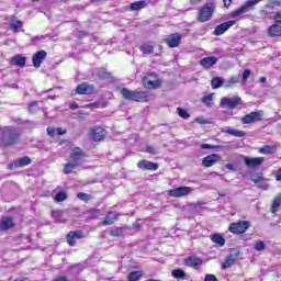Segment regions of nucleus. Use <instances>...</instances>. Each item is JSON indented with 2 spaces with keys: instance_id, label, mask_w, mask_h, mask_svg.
<instances>
[{
  "instance_id": "obj_35",
  "label": "nucleus",
  "mask_w": 281,
  "mask_h": 281,
  "mask_svg": "<svg viewBox=\"0 0 281 281\" xmlns=\"http://www.w3.org/2000/svg\"><path fill=\"white\" fill-rule=\"evenodd\" d=\"M280 205H281V193L272 202V206H271L272 214H276V212L280 210Z\"/></svg>"
},
{
  "instance_id": "obj_26",
  "label": "nucleus",
  "mask_w": 281,
  "mask_h": 281,
  "mask_svg": "<svg viewBox=\"0 0 281 281\" xmlns=\"http://www.w3.org/2000/svg\"><path fill=\"white\" fill-rule=\"evenodd\" d=\"M143 86L145 89H159L161 87V80H149L148 78L143 79Z\"/></svg>"
},
{
  "instance_id": "obj_17",
  "label": "nucleus",
  "mask_w": 281,
  "mask_h": 281,
  "mask_svg": "<svg viewBox=\"0 0 281 281\" xmlns=\"http://www.w3.org/2000/svg\"><path fill=\"white\" fill-rule=\"evenodd\" d=\"M233 25H236V21L231 20L228 22H224L220 25H217L214 30V35L215 36H223L224 32H227V30H229V27H232Z\"/></svg>"
},
{
  "instance_id": "obj_64",
  "label": "nucleus",
  "mask_w": 281,
  "mask_h": 281,
  "mask_svg": "<svg viewBox=\"0 0 281 281\" xmlns=\"http://www.w3.org/2000/svg\"><path fill=\"white\" fill-rule=\"evenodd\" d=\"M218 196H227V193H225V192H218Z\"/></svg>"
},
{
  "instance_id": "obj_36",
  "label": "nucleus",
  "mask_w": 281,
  "mask_h": 281,
  "mask_svg": "<svg viewBox=\"0 0 281 281\" xmlns=\"http://www.w3.org/2000/svg\"><path fill=\"white\" fill-rule=\"evenodd\" d=\"M52 216L56 221V223H67L66 220H63V211L61 210L53 211Z\"/></svg>"
},
{
  "instance_id": "obj_60",
  "label": "nucleus",
  "mask_w": 281,
  "mask_h": 281,
  "mask_svg": "<svg viewBox=\"0 0 281 281\" xmlns=\"http://www.w3.org/2000/svg\"><path fill=\"white\" fill-rule=\"evenodd\" d=\"M223 2L225 8H229V5H232V0H223Z\"/></svg>"
},
{
  "instance_id": "obj_38",
  "label": "nucleus",
  "mask_w": 281,
  "mask_h": 281,
  "mask_svg": "<svg viewBox=\"0 0 281 281\" xmlns=\"http://www.w3.org/2000/svg\"><path fill=\"white\" fill-rule=\"evenodd\" d=\"M171 276L176 278V280H186V271L182 269L172 270Z\"/></svg>"
},
{
  "instance_id": "obj_54",
  "label": "nucleus",
  "mask_w": 281,
  "mask_h": 281,
  "mask_svg": "<svg viewBox=\"0 0 281 281\" xmlns=\"http://www.w3.org/2000/svg\"><path fill=\"white\" fill-rule=\"evenodd\" d=\"M258 188H261L262 190H268L269 189V184H267V182H265V181H260L259 183H258Z\"/></svg>"
},
{
  "instance_id": "obj_40",
  "label": "nucleus",
  "mask_w": 281,
  "mask_h": 281,
  "mask_svg": "<svg viewBox=\"0 0 281 281\" xmlns=\"http://www.w3.org/2000/svg\"><path fill=\"white\" fill-rule=\"evenodd\" d=\"M239 80H240V76L229 77L228 80L225 83V87L226 88L234 87V85H238Z\"/></svg>"
},
{
  "instance_id": "obj_63",
  "label": "nucleus",
  "mask_w": 281,
  "mask_h": 281,
  "mask_svg": "<svg viewBox=\"0 0 281 281\" xmlns=\"http://www.w3.org/2000/svg\"><path fill=\"white\" fill-rule=\"evenodd\" d=\"M259 82H267V77H260Z\"/></svg>"
},
{
  "instance_id": "obj_34",
  "label": "nucleus",
  "mask_w": 281,
  "mask_h": 281,
  "mask_svg": "<svg viewBox=\"0 0 281 281\" xmlns=\"http://www.w3.org/2000/svg\"><path fill=\"white\" fill-rule=\"evenodd\" d=\"M211 240L215 243V245H220V247H223V245H225V237H223V235L221 234L212 235Z\"/></svg>"
},
{
  "instance_id": "obj_30",
  "label": "nucleus",
  "mask_w": 281,
  "mask_h": 281,
  "mask_svg": "<svg viewBox=\"0 0 281 281\" xmlns=\"http://www.w3.org/2000/svg\"><path fill=\"white\" fill-rule=\"evenodd\" d=\"M117 221V215H115L113 212H109L105 215V220L102 222V225H113Z\"/></svg>"
},
{
  "instance_id": "obj_23",
  "label": "nucleus",
  "mask_w": 281,
  "mask_h": 281,
  "mask_svg": "<svg viewBox=\"0 0 281 281\" xmlns=\"http://www.w3.org/2000/svg\"><path fill=\"white\" fill-rule=\"evenodd\" d=\"M238 256H240V251L231 252L222 265V269H229V267L236 262V258H238Z\"/></svg>"
},
{
  "instance_id": "obj_10",
  "label": "nucleus",
  "mask_w": 281,
  "mask_h": 281,
  "mask_svg": "<svg viewBox=\"0 0 281 281\" xmlns=\"http://www.w3.org/2000/svg\"><path fill=\"white\" fill-rule=\"evenodd\" d=\"M104 137H106V130H104L103 127L93 126L90 130V139H92V142H102Z\"/></svg>"
},
{
  "instance_id": "obj_15",
  "label": "nucleus",
  "mask_w": 281,
  "mask_h": 281,
  "mask_svg": "<svg viewBox=\"0 0 281 281\" xmlns=\"http://www.w3.org/2000/svg\"><path fill=\"white\" fill-rule=\"evenodd\" d=\"M85 237V233L82 231H71L67 234L66 240L70 247H75L76 240H80Z\"/></svg>"
},
{
  "instance_id": "obj_19",
  "label": "nucleus",
  "mask_w": 281,
  "mask_h": 281,
  "mask_svg": "<svg viewBox=\"0 0 281 281\" xmlns=\"http://www.w3.org/2000/svg\"><path fill=\"white\" fill-rule=\"evenodd\" d=\"M220 159H221V155L211 154V155L203 158L202 165L204 166V168H212V166H214V164L220 161Z\"/></svg>"
},
{
  "instance_id": "obj_11",
  "label": "nucleus",
  "mask_w": 281,
  "mask_h": 281,
  "mask_svg": "<svg viewBox=\"0 0 281 281\" xmlns=\"http://www.w3.org/2000/svg\"><path fill=\"white\" fill-rule=\"evenodd\" d=\"M76 93L79 95H91L95 93V87H93L91 83L82 82L77 86Z\"/></svg>"
},
{
  "instance_id": "obj_44",
  "label": "nucleus",
  "mask_w": 281,
  "mask_h": 281,
  "mask_svg": "<svg viewBox=\"0 0 281 281\" xmlns=\"http://www.w3.org/2000/svg\"><path fill=\"white\" fill-rule=\"evenodd\" d=\"M254 249H256V251H265V249H267V245H265V241L258 240V241L255 244Z\"/></svg>"
},
{
  "instance_id": "obj_4",
  "label": "nucleus",
  "mask_w": 281,
  "mask_h": 281,
  "mask_svg": "<svg viewBox=\"0 0 281 281\" xmlns=\"http://www.w3.org/2000/svg\"><path fill=\"white\" fill-rule=\"evenodd\" d=\"M214 10H216V4L214 2L205 3L202 9L199 11L198 21L200 23H205L212 19V15L214 14Z\"/></svg>"
},
{
  "instance_id": "obj_25",
  "label": "nucleus",
  "mask_w": 281,
  "mask_h": 281,
  "mask_svg": "<svg viewBox=\"0 0 281 281\" xmlns=\"http://www.w3.org/2000/svg\"><path fill=\"white\" fill-rule=\"evenodd\" d=\"M186 267H201L203 265V260L199 257H188L184 259Z\"/></svg>"
},
{
  "instance_id": "obj_42",
  "label": "nucleus",
  "mask_w": 281,
  "mask_h": 281,
  "mask_svg": "<svg viewBox=\"0 0 281 281\" xmlns=\"http://www.w3.org/2000/svg\"><path fill=\"white\" fill-rule=\"evenodd\" d=\"M177 113L180 117H182L183 120H188L190 117V113H188V110L183 109V108H178L177 109Z\"/></svg>"
},
{
  "instance_id": "obj_49",
  "label": "nucleus",
  "mask_w": 281,
  "mask_h": 281,
  "mask_svg": "<svg viewBox=\"0 0 281 281\" xmlns=\"http://www.w3.org/2000/svg\"><path fill=\"white\" fill-rule=\"evenodd\" d=\"M88 214H89L88 218H91V220L98 218V216H100V210H90L88 211Z\"/></svg>"
},
{
  "instance_id": "obj_5",
  "label": "nucleus",
  "mask_w": 281,
  "mask_h": 281,
  "mask_svg": "<svg viewBox=\"0 0 281 281\" xmlns=\"http://www.w3.org/2000/svg\"><path fill=\"white\" fill-rule=\"evenodd\" d=\"M274 24L268 27V36L276 38L281 36V11L273 15Z\"/></svg>"
},
{
  "instance_id": "obj_29",
  "label": "nucleus",
  "mask_w": 281,
  "mask_h": 281,
  "mask_svg": "<svg viewBox=\"0 0 281 281\" xmlns=\"http://www.w3.org/2000/svg\"><path fill=\"white\" fill-rule=\"evenodd\" d=\"M26 58L22 55H16L11 58V65H16L18 67H25Z\"/></svg>"
},
{
  "instance_id": "obj_61",
  "label": "nucleus",
  "mask_w": 281,
  "mask_h": 281,
  "mask_svg": "<svg viewBox=\"0 0 281 281\" xmlns=\"http://www.w3.org/2000/svg\"><path fill=\"white\" fill-rule=\"evenodd\" d=\"M202 0H190L191 5H196V3H201Z\"/></svg>"
},
{
  "instance_id": "obj_28",
  "label": "nucleus",
  "mask_w": 281,
  "mask_h": 281,
  "mask_svg": "<svg viewBox=\"0 0 281 281\" xmlns=\"http://www.w3.org/2000/svg\"><path fill=\"white\" fill-rule=\"evenodd\" d=\"M222 133H226L227 135H233V137H245V131H238L232 127L222 128Z\"/></svg>"
},
{
  "instance_id": "obj_14",
  "label": "nucleus",
  "mask_w": 281,
  "mask_h": 281,
  "mask_svg": "<svg viewBox=\"0 0 281 281\" xmlns=\"http://www.w3.org/2000/svg\"><path fill=\"white\" fill-rule=\"evenodd\" d=\"M222 106H227L228 109H236L239 104H243V99L240 97L237 98H227L224 97L221 99Z\"/></svg>"
},
{
  "instance_id": "obj_2",
  "label": "nucleus",
  "mask_w": 281,
  "mask_h": 281,
  "mask_svg": "<svg viewBox=\"0 0 281 281\" xmlns=\"http://www.w3.org/2000/svg\"><path fill=\"white\" fill-rule=\"evenodd\" d=\"M21 139V131L16 127L5 126L2 128L1 144L2 146H15Z\"/></svg>"
},
{
  "instance_id": "obj_12",
  "label": "nucleus",
  "mask_w": 281,
  "mask_h": 281,
  "mask_svg": "<svg viewBox=\"0 0 281 281\" xmlns=\"http://www.w3.org/2000/svg\"><path fill=\"white\" fill-rule=\"evenodd\" d=\"M182 38L183 35H181L180 33H172L167 36L165 43L168 45V47H179V45H181Z\"/></svg>"
},
{
  "instance_id": "obj_45",
  "label": "nucleus",
  "mask_w": 281,
  "mask_h": 281,
  "mask_svg": "<svg viewBox=\"0 0 281 281\" xmlns=\"http://www.w3.org/2000/svg\"><path fill=\"white\" fill-rule=\"evenodd\" d=\"M251 77V70L245 69L241 77V85H246L247 80Z\"/></svg>"
},
{
  "instance_id": "obj_55",
  "label": "nucleus",
  "mask_w": 281,
  "mask_h": 281,
  "mask_svg": "<svg viewBox=\"0 0 281 281\" xmlns=\"http://www.w3.org/2000/svg\"><path fill=\"white\" fill-rule=\"evenodd\" d=\"M56 133V130H54V127H47V134L50 136V137H54V134Z\"/></svg>"
},
{
  "instance_id": "obj_51",
  "label": "nucleus",
  "mask_w": 281,
  "mask_h": 281,
  "mask_svg": "<svg viewBox=\"0 0 281 281\" xmlns=\"http://www.w3.org/2000/svg\"><path fill=\"white\" fill-rule=\"evenodd\" d=\"M262 173H258L257 176H255V177H251L250 178V181H252L254 183H257V184H259L260 183V181H262Z\"/></svg>"
},
{
  "instance_id": "obj_43",
  "label": "nucleus",
  "mask_w": 281,
  "mask_h": 281,
  "mask_svg": "<svg viewBox=\"0 0 281 281\" xmlns=\"http://www.w3.org/2000/svg\"><path fill=\"white\" fill-rule=\"evenodd\" d=\"M97 76H98V78H102V79L111 78L110 72H106V70H104L102 68H99L97 70Z\"/></svg>"
},
{
  "instance_id": "obj_1",
  "label": "nucleus",
  "mask_w": 281,
  "mask_h": 281,
  "mask_svg": "<svg viewBox=\"0 0 281 281\" xmlns=\"http://www.w3.org/2000/svg\"><path fill=\"white\" fill-rule=\"evenodd\" d=\"M85 157V151L80 147H75L70 151V160L64 166V175H71L74 170L80 168Z\"/></svg>"
},
{
  "instance_id": "obj_46",
  "label": "nucleus",
  "mask_w": 281,
  "mask_h": 281,
  "mask_svg": "<svg viewBox=\"0 0 281 281\" xmlns=\"http://www.w3.org/2000/svg\"><path fill=\"white\" fill-rule=\"evenodd\" d=\"M214 100V97L212 94H207L205 97L202 98V102L203 104H205L206 106H212V101Z\"/></svg>"
},
{
  "instance_id": "obj_27",
  "label": "nucleus",
  "mask_w": 281,
  "mask_h": 281,
  "mask_svg": "<svg viewBox=\"0 0 281 281\" xmlns=\"http://www.w3.org/2000/svg\"><path fill=\"white\" fill-rule=\"evenodd\" d=\"M148 5V1L146 0H140L136 1L130 4V10L132 12H139V10H144Z\"/></svg>"
},
{
  "instance_id": "obj_13",
  "label": "nucleus",
  "mask_w": 281,
  "mask_h": 281,
  "mask_svg": "<svg viewBox=\"0 0 281 281\" xmlns=\"http://www.w3.org/2000/svg\"><path fill=\"white\" fill-rule=\"evenodd\" d=\"M244 164L247 168H260L262 164H265V158L263 157H244Z\"/></svg>"
},
{
  "instance_id": "obj_7",
  "label": "nucleus",
  "mask_w": 281,
  "mask_h": 281,
  "mask_svg": "<svg viewBox=\"0 0 281 281\" xmlns=\"http://www.w3.org/2000/svg\"><path fill=\"white\" fill-rule=\"evenodd\" d=\"M194 189L190 187H178L168 191L169 196H173L175 199H181V196H188V194H192Z\"/></svg>"
},
{
  "instance_id": "obj_50",
  "label": "nucleus",
  "mask_w": 281,
  "mask_h": 281,
  "mask_svg": "<svg viewBox=\"0 0 281 281\" xmlns=\"http://www.w3.org/2000/svg\"><path fill=\"white\" fill-rule=\"evenodd\" d=\"M202 150H214V148H221L218 145L202 144Z\"/></svg>"
},
{
  "instance_id": "obj_18",
  "label": "nucleus",
  "mask_w": 281,
  "mask_h": 281,
  "mask_svg": "<svg viewBox=\"0 0 281 281\" xmlns=\"http://www.w3.org/2000/svg\"><path fill=\"white\" fill-rule=\"evenodd\" d=\"M46 58H47V52H45V50L36 52L32 58L33 66L36 69H38V67H41V64L43 63V60H45Z\"/></svg>"
},
{
  "instance_id": "obj_41",
  "label": "nucleus",
  "mask_w": 281,
  "mask_h": 281,
  "mask_svg": "<svg viewBox=\"0 0 281 281\" xmlns=\"http://www.w3.org/2000/svg\"><path fill=\"white\" fill-rule=\"evenodd\" d=\"M55 201L57 203H63V201H67V193L65 191L58 192L55 196Z\"/></svg>"
},
{
  "instance_id": "obj_57",
  "label": "nucleus",
  "mask_w": 281,
  "mask_h": 281,
  "mask_svg": "<svg viewBox=\"0 0 281 281\" xmlns=\"http://www.w3.org/2000/svg\"><path fill=\"white\" fill-rule=\"evenodd\" d=\"M69 109H71V111H76V109H78V103H70Z\"/></svg>"
},
{
  "instance_id": "obj_33",
  "label": "nucleus",
  "mask_w": 281,
  "mask_h": 281,
  "mask_svg": "<svg viewBox=\"0 0 281 281\" xmlns=\"http://www.w3.org/2000/svg\"><path fill=\"white\" fill-rule=\"evenodd\" d=\"M139 49L145 55H149V54H154L155 53V46H153L150 44H142L139 46Z\"/></svg>"
},
{
  "instance_id": "obj_16",
  "label": "nucleus",
  "mask_w": 281,
  "mask_h": 281,
  "mask_svg": "<svg viewBox=\"0 0 281 281\" xmlns=\"http://www.w3.org/2000/svg\"><path fill=\"white\" fill-rule=\"evenodd\" d=\"M32 164V158L24 156L20 159L14 160L11 162L8 168L9 170H14V168H23L24 166H30Z\"/></svg>"
},
{
  "instance_id": "obj_39",
  "label": "nucleus",
  "mask_w": 281,
  "mask_h": 281,
  "mask_svg": "<svg viewBox=\"0 0 281 281\" xmlns=\"http://www.w3.org/2000/svg\"><path fill=\"white\" fill-rule=\"evenodd\" d=\"M144 276V273L142 271H132L128 274V280L130 281H139L142 280V277Z\"/></svg>"
},
{
  "instance_id": "obj_37",
  "label": "nucleus",
  "mask_w": 281,
  "mask_h": 281,
  "mask_svg": "<svg viewBox=\"0 0 281 281\" xmlns=\"http://www.w3.org/2000/svg\"><path fill=\"white\" fill-rule=\"evenodd\" d=\"M21 27H23V22L15 20V19L11 20L10 30H12L13 32H19V30H21Z\"/></svg>"
},
{
  "instance_id": "obj_24",
  "label": "nucleus",
  "mask_w": 281,
  "mask_h": 281,
  "mask_svg": "<svg viewBox=\"0 0 281 281\" xmlns=\"http://www.w3.org/2000/svg\"><path fill=\"white\" fill-rule=\"evenodd\" d=\"M128 229H131L128 226L114 227L109 229V234L113 238H120V236H124V232Z\"/></svg>"
},
{
  "instance_id": "obj_20",
  "label": "nucleus",
  "mask_w": 281,
  "mask_h": 281,
  "mask_svg": "<svg viewBox=\"0 0 281 281\" xmlns=\"http://www.w3.org/2000/svg\"><path fill=\"white\" fill-rule=\"evenodd\" d=\"M137 168H139L140 170H158L159 169V165L157 162H150L148 160H140L137 162Z\"/></svg>"
},
{
  "instance_id": "obj_52",
  "label": "nucleus",
  "mask_w": 281,
  "mask_h": 281,
  "mask_svg": "<svg viewBox=\"0 0 281 281\" xmlns=\"http://www.w3.org/2000/svg\"><path fill=\"white\" fill-rule=\"evenodd\" d=\"M146 153H149V155H157V148L154 146H147Z\"/></svg>"
},
{
  "instance_id": "obj_56",
  "label": "nucleus",
  "mask_w": 281,
  "mask_h": 281,
  "mask_svg": "<svg viewBox=\"0 0 281 281\" xmlns=\"http://www.w3.org/2000/svg\"><path fill=\"white\" fill-rule=\"evenodd\" d=\"M195 122H199V124H207V121L201 117L195 119Z\"/></svg>"
},
{
  "instance_id": "obj_22",
  "label": "nucleus",
  "mask_w": 281,
  "mask_h": 281,
  "mask_svg": "<svg viewBox=\"0 0 281 281\" xmlns=\"http://www.w3.org/2000/svg\"><path fill=\"white\" fill-rule=\"evenodd\" d=\"M14 227V220L12 217H2L0 220V232H8Z\"/></svg>"
},
{
  "instance_id": "obj_31",
  "label": "nucleus",
  "mask_w": 281,
  "mask_h": 281,
  "mask_svg": "<svg viewBox=\"0 0 281 281\" xmlns=\"http://www.w3.org/2000/svg\"><path fill=\"white\" fill-rule=\"evenodd\" d=\"M258 153H260L261 155H273V153H276V146L266 145L263 147H260L258 149Z\"/></svg>"
},
{
  "instance_id": "obj_59",
  "label": "nucleus",
  "mask_w": 281,
  "mask_h": 281,
  "mask_svg": "<svg viewBox=\"0 0 281 281\" xmlns=\"http://www.w3.org/2000/svg\"><path fill=\"white\" fill-rule=\"evenodd\" d=\"M276 180L281 181V169H279L276 173Z\"/></svg>"
},
{
  "instance_id": "obj_53",
  "label": "nucleus",
  "mask_w": 281,
  "mask_h": 281,
  "mask_svg": "<svg viewBox=\"0 0 281 281\" xmlns=\"http://www.w3.org/2000/svg\"><path fill=\"white\" fill-rule=\"evenodd\" d=\"M204 281H218V279L214 274H206Z\"/></svg>"
},
{
  "instance_id": "obj_8",
  "label": "nucleus",
  "mask_w": 281,
  "mask_h": 281,
  "mask_svg": "<svg viewBox=\"0 0 281 281\" xmlns=\"http://www.w3.org/2000/svg\"><path fill=\"white\" fill-rule=\"evenodd\" d=\"M265 116L263 111L250 112L241 117V124H254L255 122H262Z\"/></svg>"
},
{
  "instance_id": "obj_3",
  "label": "nucleus",
  "mask_w": 281,
  "mask_h": 281,
  "mask_svg": "<svg viewBox=\"0 0 281 281\" xmlns=\"http://www.w3.org/2000/svg\"><path fill=\"white\" fill-rule=\"evenodd\" d=\"M120 93L125 100L132 102H144L148 98L147 91L128 90V88H122Z\"/></svg>"
},
{
  "instance_id": "obj_58",
  "label": "nucleus",
  "mask_w": 281,
  "mask_h": 281,
  "mask_svg": "<svg viewBox=\"0 0 281 281\" xmlns=\"http://www.w3.org/2000/svg\"><path fill=\"white\" fill-rule=\"evenodd\" d=\"M56 133H57V135H65L67 133V131H63V128L58 127L56 130Z\"/></svg>"
},
{
  "instance_id": "obj_6",
  "label": "nucleus",
  "mask_w": 281,
  "mask_h": 281,
  "mask_svg": "<svg viewBox=\"0 0 281 281\" xmlns=\"http://www.w3.org/2000/svg\"><path fill=\"white\" fill-rule=\"evenodd\" d=\"M260 1L262 0H248L244 5L231 13L232 19H236V16H240V14H246V12H249V10H251L254 5H257V3H260Z\"/></svg>"
},
{
  "instance_id": "obj_62",
  "label": "nucleus",
  "mask_w": 281,
  "mask_h": 281,
  "mask_svg": "<svg viewBox=\"0 0 281 281\" xmlns=\"http://www.w3.org/2000/svg\"><path fill=\"white\" fill-rule=\"evenodd\" d=\"M226 168H227V170H235L234 169V165H232V164H226Z\"/></svg>"
},
{
  "instance_id": "obj_48",
  "label": "nucleus",
  "mask_w": 281,
  "mask_h": 281,
  "mask_svg": "<svg viewBox=\"0 0 281 281\" xmlns=\"http://www.w3.org/2000/svg\"><path fill=\"white\" fill-rule=\"evenodd\" d=\"M77 199L80 201H91V195H89V193L80 192L77 194Z\"/></svg>"
},
{
  "instance_id": "obj_9",
  "label": "nucleus",
  "mask_w": 281,
  "mask_h": 281,
  "mask_svg": "<svg viewBox=\"0 0 281 281\" xmlns=\"http://www.w3.org/2000/svg\"><path fill=\"white\" fill-rule=\"evenodd\" d=\"M228 229L232 234H245V232L249 229V222L241 221L237 223H232Z\"/></svg>"
},
{
  "instance_id": "obj_32",
  "label": "nucleus",
  "mask_w": 281,
  "mask_h": 281,
  "mask_svg": "<svg viewBox=\"0 0 281 281\" xmlns=\"http://www.w3.org/2000/svg\"><path fill=\"white\" fill-rule=\"evenodd\" d=\"M225 80H223L222 77H214L211 80V87L212 89H221V87L224 85Z\"/></svg>"
},
{
  "instance_id": "obj_21",
  "label": "nucleus",
  "mask_w": 281,
  "mask_h": 281,
  "mask_svg": "<svg viewBox=\"0 0 281 281\" xmlns=\"http://www.w3.org/2000/svg\"><path fill=\"white\" fill-rule=\"evenodd\" d=\"M216 63H218L217 57H204L200 60V65L204 69H212V67H214V65H216Z\"/></svg>"
},
{
  "instance_id": "obj_47",
  "label": "nucleus",
  "mask_w": 281,
  "mask_h": 281,
  "mask_svg": "<svg viewBox=\"0 0 281 281\" xmlns=\"http://www.w3.org/2000/svg\"><path fill=\"white\" fill-rule=\"evenodd\" d=\"M38 111V102L33 101L29 105V113H36Z\"/></svg>"
}]
</instances>
